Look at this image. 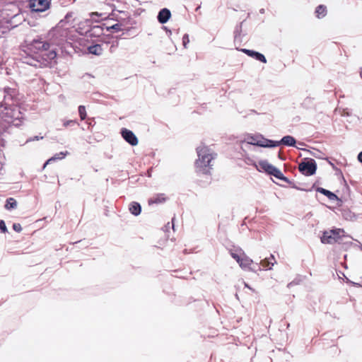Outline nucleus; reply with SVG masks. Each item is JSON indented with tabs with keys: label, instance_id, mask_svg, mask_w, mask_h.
I'll use <instances>...</instances> for the list:
<instances>
[{
	"label": "nucleus",
	"instance_id": "obj_1",
	"mask_svg": "<svg viewBox=\"0 0 362 362\" xmlns=\"http://www.w3.org/2000/svg\"><path fill=\"white\" fill-rule=\"evenodd\" d=\"M197 159L194 166L196 171L202 174H208L213 166V160L216 154L208 146L201 144L197 148Z\"/></svg>",
	"mask_w": 362,
	"mask_h": 362
},
{
	"label": "nucleus",
	"instance_id": "obj_2",
	"mask_svg": "<svg viewBox=\"0 0 362 362\" xmlns=\"http://www.w3.org/2000/svg\"><path fill=\"white\" fill-rule=\"evenodd\" d=\"M11 100V94L8 93L4 96V104L0 107V117L8 123L18 126L21 124L22 114L17 106L10 103Z\"/></svg>",
	"mask_w": 362,
	"mask_h": 362
},
{
	"label": "nucleus",
	"instance_id": "obj_3",
	"mask_svg": "<svg viewBox=\"0 0 362 362\" xmlns=\"http://www.w3.org/2000/svg\"><path fill=\"white\" fill-rule=\"evenodd\" d=\"M231 257L236 260L239 266L245 270L255 271V269L252 267L253 261L249 258L242 250H234L230 251Z\"/></svg>",
	"mask_w": 362,
	"mask_h": 362
},
{
	"label": "nucleus",
	"instance_id": "obj_4",
	"mask_svg": "<svg viewBox=\"0 0 362 362\" xmlns=\"http://www.w3.org/2000/svg\"><path fill=\"white\" fill-rule=\"evenodd\" d=\"M344 230L339 228L325 231L321 237V241L324 244H332L339 242L341 237L344 235Z\"/></svg>",
	"mask_w": 362,
	"mask_h": 362
},
{
	"label": "nucleus",
	"instance_id": "obj_5",
	"mask_svg": "<svg viewBox=\"0 0 362 362\" xmlns=\"http://www.w3.org/2000/svg\"><path fill=\"white\" fill-rule=\"evenodd\" d=\"M244 141L248 144L255 145L264 148H271L273 144H271L272 140L264 138L262 135H247Z\"/></svg>",
	"mask_w": 362,
	"mask_h": 362
},
{
	"label": "nucleus",
	"instance_id": "obj_6",
	"mask_svg": "<svg viewBox=\"0 0 362 362\" xmlns=\"http://www.w3.org/2000/svg\"><path fill=\"white\" fill-rule=\"evenodd\" d=\"M258 170H264L279 180H284L282 173L267 160H261L258 163Z\"/></svg>",
	"mask_w": 362,
	"mask_h": 362
},
{
	"label": "nucleus",
	"instance_id": "obj_7",
	"mask_svg": "<svg viewBox=\"0 0 362 362\" xmlns=\"http://www.w3.org/2000/svg\"><path fill=\"white\" fill-rule=\"evenodd\" d=\"M298 169L303 175L310 176L315 173L317 165L313 159L305 160L299 164Z\"/></svg>",
	"mask_w": 362,
	"mask_h": 362
},
{
	"label": "nucleus",
	"instance_id": "obj_8",
	"mask_svg": "<svg viewBox=\"0 0 362 362\" xmlns=\"http://www.w3.org/2000/svg\"><path fill=\"white\" fill-rule=\"evenodd\" d=\"M29 6L33 11L42 12L49 8L50 2L49 0H30Z\"/></svg>",
	"mask_w": 362,
	"mask_h": 362
},
{
	"label": "nucleus",
	"instance_id": "obj_9",
	"mask_svg": "<svg viewBox=\"0 0 362 362\" xmlns=\"http://www.w3.org/2000/svg\"><path fill=\"white\" fill-rule=\"evenodd\" d=\"M122 136L124 139L132 146H136L138 144V139L134 134L127 129H122Z\"/></svg>",
	"mask_w": 362,
	"mask_h": 362
},
{
	"label": "nucleus",
	"instance_id": "obj_10",
	"mask_svg": "<svg viewBox=\"0 0 362 362\" xmlns=\"http://www.w3.org/2000/svg\"><path fill=\"white\" fill-rule=\"evenodd\" d=\"M284 144L288 146H293L296 144L295 139L291 136H284L281 141H274L272 140L271 144H273L274 146H272V147H275L277 146H279L280 144Z\"/></svg>",
	"mask_w": 362,
	"mask_h": 362
},
{
	"label": "nucleus",
	"instance_id": "obj_11",
	"mask_svg": "<svg viewBox=\"0 0 362 362\" xmlns=\"http://www.w3.org/2000/svg\"><path fill=\"white\" fill-rule=\"evenodd\" d=\"M74 13L72 12L68 13L65 18L60 21L59 23V29L65 27L66 25H69L71 27L74 26Z\"/></svg>",
	"mask_w": 362,
	"mask_h": 362
},
{
	"label": "nucleus",
	"instance_id": "obj_12",
	"mask_svg": "<svg viewBox=\"0 0 362 362\" xmlns=\"http://www.w3.org/2000/svg\"><path fill=\"white\" fill-rule=\"evenodd\" d=\"M354 278L356 281H352L348 278H346V281L354 285L362 286V268H358L354 272Z\"/></svg>",
	"mask_w": 362,
	"mask_h": 362
},
{
	"label": "nucleus",
	"instance_id": "obj_13",
	"mask_svg": "<svg viewBox=\"0 0 362 362\" xmlns=\"http://www.w3.org/2000/svg\"><path fill=\"white\" fill-rule=\"evenodd\" d=\"M241 51L247 54L248 56L254 57L263 63L267 62L265 57L261 53L247 49H242Z\"/></svg>",
	"mask_w": 362,
	"mask_h": 362
},
{
	"label": "nucleus",
	"instance_id": "obj_14",
	"mask_svg": "<svg viewBox=\"0 0 362 362\" xmlns=\"http://www.w3.org/2000/svg\"><path fill=\"white\" fill-rule=\"evenodd\" d=\"M171 16V13L168 8L161 9L158 15V21L160 23H165L170 19Z\"/></svg>",
	"mask_w": 362,
	"mask_h": 362
},
{
	"label": "nucleus",
	"instance_id": "obj_15",
	"mask_svg": "<svg viewBox=\"0 0 362 362\" xmlns=\"http://www.w3.org/2000/svg\"><path fill=\"white\" fill-rule=\"evenodd\" d=\"M33 46L35 49L42 51H47L49 48V45L42 40H34Z\"/></svg>",
	"mask_w": 362,
	"mask_h": 362
},
{
	"label": "nucleus",
	"instance_id": "obj_16",
	"mask_svg": "<svg viewBox=\"0 0 362 362\" xmlns=\"http://www.w3.org/2000/svg\"><path fill=\"white\" fill-rule=\"evenodd\" d=\"M89 53L95 55H100L103 53V48L100 45L96 44L88 47Z\"/></svg>",
	"mask_w": 362,
	"mask_h": 362
},
{
	"label": "nucleus",
	"instance_id": "obj_17",
	"mask_svg": "<svg viewBox=\"0 0 362 362\" xmlns=\"http://www.w3.org/2000/svg\"><path fill=\"white\" fill-rule=\"evenodd\" d=\"M129 209L130 211V212L134 215V216H138L141 213V206L139 203L137 202H132L130 204H129Z\"/></svg>",
	"mask_w": 362,
	"mask_h": 362
},
{
	"label": "nucleus",
	"instance_id": "obj_18",
	"mask_svg": "<svg viewBox=\"0 0 362 362\" xmlns=\"http://www.w3.org/2000/svg\"><path fill=\"white\" fill-rule=\"evenodd\" d=\"M69 154V152L68 151H65V152H60L59 153H57L55 154L54 156H52V158H50L49 159H48L47 160V162L45 163L44 165V168H45V166L49 163L50 162L52 161H54V160H60V159H62L64 158L66 155Z\"/></svg>",
	"mask_w": 362,
	"mask_h": 362
},
{
	"label": "nucleus",
	"instance_id": "obj_19",
	"mask_svg": "<svg viewBox=\"0 0 362 362\" xmlns=\"http://www.w3.org/2000/svg\"><path fill=\"white\" fill-rule=\"evenodd\" d=\"M316 16L318 18H322L325 17L327 14V8L323 5H320L316 8L315 10Z\"/></svg>",
	"mask_w": 362,
	"mask_h": 362
},
{
	"label": "nucleus",
	"instance_id": "obj_20",
	"mask_svg": "<svg viewBox=\"0 0 362 362\" xmlns=\"http://www.w3.org/2000/svg\"><path fill=\"white\" fill-rule=\"evenodd\" d=\"M317 192L327 196L330 200H334V199H337V195H335L334 193H332L330 191L325 189L324 188H321V187L318 188Z\"/></svg>",
	"mask_w": 362,
	"mask_h": 362
},
{
	"label": "nucleus",
	"instance_id": "obj_21",
	"mask_svg": "<svg viewBox=\"0 0 362 362\" xmlns=\"http://www.w3.org/2000/svg\"><path fill=\"white\" fill-rule=\"evenodd\" d=\"M270 259H272L274 262H270L269 259H264L261 261V264L264 268H268L271 269L272 267L274 265V264L276 263L274 257L273 255H271Z\"/></svg>",
	"mask_w": 362,
	"mask_h": 362
},
{
	"label": "nucleus",
	"instance_id": "obj_22",
	"mask_svg": "<svg viewBox=\"0 0 362 362\" xmlns=\"http://www.w3.org/2000/svg\"><path fill=\"white\" fill-rule=\"evenodd\" d=\"M342 216L346 220L354 221L356 218V216L349 210H344Z\"/></svg>",
	"mask_w": 362,
	"mask_h": 362
},
{
	"label": "nucleus",
	"instance_id": "obj_23",
	"mask_svg": "<svg viewBox=\"0 0 362 362\" xmlns=\"http://www.w3.org/2000/svg\"><path fill=\"white\" fill-rule=\"evenodd\" d=\"M17 206V202L13 198H9L6 200L5 207L7 209H15Z\"/></svg>",
	"mask_w": 362,
	"mask_h": 362
},
{
	"label": "nucleus",
	"instance_id": "obj_24",
	"mask_svg": "<svg viewBox=\"0 0 362 362\" xmlns=\"http://www.w3.org/2000/svg\"><path fill=\"white\" fill-rule=\"evenodd\" d=\"M165 200V198L163 197V194L161 195H158L155 198H153V199H151L149 201H148V203L149 204H159V203H162Z\"/></svg>",
	"mask_w": 362,
	"mask_h": 362
},
{
	"label": "nucleus",
	"instance_id": "obj_25",
	"mask_svg": "<svg viewBox=\"0 0 362 362\" xmlns=\"http://www.w3.org/2000/svg\"><path fill=\"white\" fill-rule=\"evenodd\" d=\"M98 17H102V18H106L105 14L98 13V12L90 13L91 20L93 21H98Z\"/></svg>",
	"mask_w": 362,
	"mask_h": 362
},
{
	"label": "nucleus",
	"instance_id": "obj_26",
	"mask_svg": "<svg viewBox=\"0 0 362 362\" xmlns=\"http://www.w3.org/2000/svg\"><path fill=\"white\" fill-rule=\"evenodd\" d=\"M78 113H79V115H80L81 119V120L85 119V118H86V107H85V106H83V105H80V106L78 107Z\"/></svg>",
	"mask_w": 362,
	"mask_h": 362
},
{
	"label": "nucleus",
	"instance_id": "obj_27",
	"mask_svg": "<svg viewBox=\"0 0 362 362\" xmlns=\"http://www.w3.org/2000/svg\"><path fill=\"white\" fill-rule=\"evenodd\" d=\"M7 231V228L4 221L0 220V232L6 233Z\"/></svg>",
	"mask_w": 362,
	"mask_h": 362
},
{
	"label": "nucleus",
	"instance_id": "obj_28",
	"mask_svg": "<svg viewBox=\"0 0 362 362\" xmlns=\"http://www.w3.org/2000/svg\"><path fill=\"white\" fill-rule=\"evenodd\" d=\"M189 36L188 35H185L182 37V42H183V46L186 48L187 47V43H189Z\"/></svg>",
	"mask_w": 362,
	"mask_h": 362
},
{
	"label": "nucleus",
	"instance_id": "obj_29",
	"mask_svg": "<svg viewBox=\"0 0 362 362\" xmlns=\"http://www.w3.org/2000/svg\"><path fill=\"white\" fill-rule=\"evenodd\" d=\"M75 123H76L75 120H72V119L65 120V121H64L63 125H64V127H69V126H70L71 124H74Z\"/></svg>",
	"mask_w": 362,
	"mask_h": 362
},
{
	"label": "nucleus",
	"instance_id": "obj_30",
	"mask_svg": "<svg viewBox=\"0 0 362 362\" xmlns=\"http://www.w3.org/2000/svg\"><path fill=\"white\" fill-rule=\"evenodd\" d=\"M13 228L16 232H21L22 230V227L20 223H14L13 225Z\"/></svg>",
	"mask_w": 362,
	"mask_h": 362
},
{
	"label": "nucleus",
	"instance_id": "obj_31",
	"mask_svg": "<svg viewBox=\"0 0 362 362\" xmlns=\"http://www.w3.org/2000/svg\"><path fill=\"white\" fill-rule=\"evenodd\" d=\"M57 56V53L54 50H52L50 51L48 54H47V57L49 59H54Z\"/></svg>",
	"mask_w": 362,
	"mask_h": 362
},
{
	"label": "nucleus",
	"instance_id": "obj_32",
	"mask_svg": "<svg viewBox=\"0 0 362 362\" xmlns=\"http://www.w3.org/2000/svg\"><path fill=\"white\" fill-rule=\"evenodd\" d=\"M43 137L42 136H35L34 137H31L30 139H28L27 140V142H30V141H38L40 139H42Z\"/></svg>",
	"mask_w": 362,
	"mask_h": 362
},
{
	"label": "nucleus",
	"instance_id": "obj_33",
	"mask_svg": "<svg viewBox=\"0 0 362 362\" xmlns=\"http://www.w3.org/2000/svg\"><path fill=\"white\" fill-rule=\"evenodd\" d=\"M110 28L114 29L115 30H120V25L119 24H115L112 26H111Z\"/></svg>",
	"mask_w": 362,
	"mask_h": 362
},
{
	"label": "nucleus",
	"instance_id": "obj_34",
	"mask_svg": "<svg viewBox=\"0 0 362 362\" xmlns=\"http://www.w3.org/2000/svg\"><path fill=\"white\" fill-rule=\"evenodd\" d=\"M358 160L362 163V151L359 153V154L358 155Z\"/></svg>",
	"mask_w": 362,
	"mask_h": 362
},
{
	"label": "nucleus",
	"instance_id": "obj_35",
	"mask_svg": "<svg viewBox=\"0 0 362 362\" xmlns=\"http://www.w3.org/2000/svg\"><path fill=\"white\" fill-rule=\"evenodd\" d=\"M2 170H3V163L1 161H0V174L1 173Z\"/></svg>",
	"mask_w": 362,
	"mask_h": 362
},
{
	"label": "nucleus",
	"instance_id": "obj_36",
	"mask_svg": "<svg viewBox=\"0 0 362 362\" xmlns=\"http://www.w3.org/2000/svg\"><path fill=\"white\" fill-rule=\"evenodd\" d=\"M18 17H20V14L16 13V14H14V15H13V18H18Z\"/></svg>",
	"mask_w": 362,
	"mask_h": 362
},
{
	"label": "nucleus",
	"instance_id": "obj_37",
	"mask_svg": "<svg viewBox=\"0 0 362 362\" xmlns=\"http://www.w3.org/2000/svg\"><path fill=\"white\" fill-rule=\"evenodd\" d=\"M244 284H245V287H247V288H248L252 290V288L248 286V284L247 283H244Z\"/></svg>",
	"mask_w": 362,
	"mask_h": 362
},
{
	"label": "nucleus",
	"instance_id": "obj_38",
	"mask_svg": "<svg viewBox=\"0 0 362 362\" xmlns=\"http://www.w3.org/2000/svg\"><path fill=\"white\" fill-rule=\"evenodd\" d=\"M66 30H64V34H63V35H66Z\"/></svg>",
	"mask_w": 362,
	"mask_h": 362
}]
</instances>
